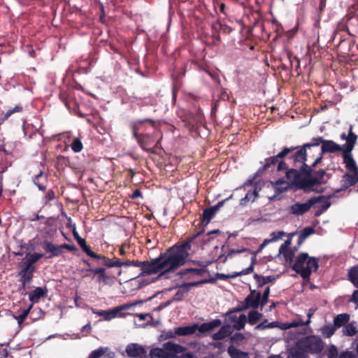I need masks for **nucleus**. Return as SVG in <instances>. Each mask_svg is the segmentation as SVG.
I'll return each instance as SVG.
<instances>
[{"mask_svg":"<svg viewBox=\"0 0 358 358\" xmlns=\"http://www.w3.org/2000/svg\"><path fill=\"white\" fill-rule=\"evenodd\" d=\"M44 255L43 253L38 252H28L26 254L25 257L22 259L20 262L18 266L20 268H24L31 271H36L35 264L41 258H43Z\"/></svg>","mask_w":358,"mask_h":358,"instance_id":"nucleus-11","label":"nucleus"},{"mask_svg":"<svg viewBox=\"0 0 358 358\" xmlns=\"http://www.w3.org/2000/svg\"><path fill=\"white\" fill-rule=\"evenodd\" d=\"M314 233L315 229L312 227H306L303 228L299 235L297 241L298 245H301L309 236L313 234Z\"/></svg>","mask_w":358,"mask_h":358,"instance_id":"nucleus-32","label":"nucleus"},{"mask_svg":"<svg viewBox=\"0 0 358 358\" xmlns=\"http://www.w3.org/2000/svg\"><path fill=\"white\" fill-rule=\"evenodd\" d=\"M33 305L30 304L29 306L24 309L22 313L19 315L18 316L14 315V318L17 320V323L19 325H21L25 320V319L27 317L29 313H30L31 309L32 308Z\"/></svg>","mask_w":358,"mask_h":358,"instance_id":"nucleus-41","label":"nucleus"},{"mask_svg":"<svg viewBox=\"0 0 358 358\" xmlns=\"http://www.w3.org/2000/svg\"><path fill=\"white\" fill-rule=\"evenodd\" d=\"M190 251L189 242L175 244L159 256L163 272L161 275L176 271L187 262Z\"/></svg>","mask_w":358,"mask_h":358,"instance_id":"nucleus-2","label":"nucleus"},{"mask_svg":"<svg viewBox=\"0 0 358 358\" xmlns=\"http://www.w3.org/2000/svg\"><path fill=\"white\" fill-rule=\"evenodd\" d=\"M214 6L216 9L219 10L220 13H222L224 15H227V7L224 3L217 1L215 3Z\"/></svg>","mask_w":358,"mask_h":358,"instance_id":"nucleus-54","label":"nucleus"},{"mask_svg":"<svg viewBox=\"0 0 358 358\" xmlns=\"http://www.w3.org/2000/svg\"><path fill=\"white\" fill-rule=\"evenodd\" d=\"M126 352L129 357H136L145 355L146 350L137 343H131L127 346Z\"/></svg>","mask_w":358,"mask_h":358,"instance_id":"nucleus-17","label":"nucleus"},{"mask_svg":"<svg viewBox=\"0 0 358 358\" xmlns=\"http://www.w3.org/2000/svg\"><path fill=\"white\" fill-rule=\"evenodd\" d=\"M139 124H140L138 120L131 123V129L132 130L133 136L136 139L141 135V134H138V131L139 130Z\"/></svg>","mask_w":358,"mask_h":358,"instance_id":"nucleus-51","label":"nucleus"},{"mask_svg":"<svg viewBox=\"0 0 358 358\" xmlns=\"http://www.w3.org/2000/svg\"><path fill=\"white\" fill-rule=\"evenodd\" d=\"M94 259L100 260L101 262L99 264H103L108 268L117 267V258L116 257L114 259V260H113L108 257L97 254V257H94Z\"/></svg>","mask_w":358,"mask_h":358,"instance_id":"nucleus-33","label":"nucleus"},{"mask_svg":"<svg viewBox=\"0 0 358 358\" xmlns=\"http://www.w3.org/2000/svg\"><path fill=\"white\" fill-rule=\"evenodd\" d=\"M218 233H220L218 229L213 230L206 234L203 230H201L185 241V242H189L190 251L191 252H194L199 248L203 250L205 246L213 240L212 236Z\"/></svg>","mask_w":358,"mask_h":358,"instance_id":"nucleus-7","label":"nucleus"},{"mask_svg":"<svg viewBox=\"0 0 358 358\" xmlns=\"http://www.w3.org/2000/svg\"><path fill=\"white\" fill-rule=\"evenodd\" d=\"M231 329L229 325H224L221 327L219 331L212 335V338L215 341L224 339L231 334Z\"/></svg>","mask_w":358,"mask_h":358,"instance_id":"nucleus-25","label":"nucleus"},{"mask_svg":"<svg viewBox=\"0 0 358 358\" xmlns=\"http://www.w3.org/2000/svg\"><path fill=\"white\" fill-rule=\"evenodd\" d=\"M317 197H322L320 201L318 202L321 203L320 209L324 211L327 210L331 206V202L329 201V198H327L324 196H317Z\"/></svg>","mask_w":358,"mask_h":358,"instance_id":"nucleus-47","label":"nucleus"},{"mask_svg":"<svg viewBox=\"0 0 358 358\" xmlns=\"http://www.w3.org/2000/svg\"><path fill=\"white\" fill-rule=\"evenodd\" d=\"M206 271H207L204 268H189L182 269L178 274L180 275L185 280H189V282L182 284L180 285V287L189 288L192 287H196L200 285L214 281L213 279L196 280L198 277L202 276L205 273H206Z\"/></svg>","mask_w":358,"mask_h":358,"instance_id":"nucleus-6","label":"nucleus"},{"mask_svg":"<svg viewBox=\"0 0 358 358\" xmlns=\"http://www.w3.org/2000/svg\"><path fill=\"white\" fill-rule=\"evenodd\" d=\"M261 300V292H258L256 296L248 295L245 299V304L247 307L256 309L259 307Z\"/></svg>","mask_w":358,"mask_h":358,"instance_id":"nucleus-24","label":"nucleus"},{"mask_svg":"<svg viewBox=\"0 0 358 358\" xmlns=\"http://www.w3.org/2000/svg\"><path fill=\"white\" fill-rule=\"evenodd\" d=\"M248 308L247 307V306L245 304V303L242 305H238V306H236V308H234L232 309H230L227 313L226 315H229L231 313H236V312H241V311H243V310H245L246 309H248Z\"/></svg>","mask_w":358,"mask_h":358,"instance_id":"nucleus-56","label":"nucleus"},{"mask_svg":"<svg viewBox=\"0 0 358 358\" xmlns=\"http://www.w3.org/2000/svg\"><path fill=\"white\" fill-rule=\"evenodd\" d=\"M195 355L191 352L185 351L177 355L176 358H195Z\"/></svg>","mask_w":358,"mask_h":358,"instance_id":"nucleus-60","label":"nucleus"},{"mask_svg":"<svg viewBox=\"0 0 358 358\" xmlns=\"http://www.w3.org/2000/svg\"><path fill=\"white\" fill-rule=\"evenodd\" d=\"M241 274L239 272H233L231 274H224V273H220L218 274V278L220 279V280H227V279H231V278H236V277L238 276H241Z\"/></svg>","mask_w":358,"mask_h":358,"instance_id":"nucleus-49","label":"nucleus"},{"mask_svg":"<svg viewBox=\"0 0 358 358\" xmlns=\"http://www.w3.org/2000/svg\"><path fill=\"white\" fill-rule=\"evenodd\" d=\"M248 251L247 248H243L241 250H235L231 249L229 250L227 256H224L223 254L220 255L217 259V261H220V262L225 263L227 262V257H231L233 255L242 253L244 252Z\"/></svg>","mask_w":358,"mask_h":358,"instance_id":"nucleus-38","label":"nucleus"},{"mask_svg":"<svg viewBox=\"0 0 358 358\" xmlns=\"http://www.w3.org/2000/svg\"><path fill=\"white\" fill-rule=\"evenodd\" d=\"M139 146L145 152L151 154H157L155 148H151V145L155 143V139L152 135L148 134H141L136 139Z\"/></svg>","mask_w":358,"mask_h":358,"instance_id":"nucleus-12","label":"nucleus"},{"mask_svg":"<svg viewBox=\"0 0 358 358\" xmlns=\"http://www.w3.org/2000/svg\"><path fill=\"white\" fill-rule=\"evenodd\" d=\"M320 144L322 155L326 153H336L343 152L342 146L331 140H324L319 136L312 138L310 143H306L303 145L299 146V150L294 153V157L296 162L307 161L308 150L312 148L318 147Z\"/></svg>","mask_w":358,"mask_h":358,"instance_id":"nucleus-3","label":"nucleus"},{"mask_svg":"<svg viewBox=\"0 0 358 358\" xmlns=\"http://www.w3.org/2000/svg\"><path fill=\"white\" fill-rule=\"evenodd\" d=\"M117 267H122L123 266H132V261L131 260H126V261H121L117 258Z\"/></svg>","mask_w":358,"mask_h":358,"instance_id":"nucleus-64","label":"nucleus"},{"mask_svg":"<svg viewBox=\"0 0 358 358\" xmlns=\"http://www.w3.org/2000/svg\"><path fill=\"white\" fill-rule=\"evenodd\" d=\"M43 247L46 252L50 253L48 256V258L58 257L62 254V251L59 250V245H56L48 241H43Z\"/></svg>","mask_w":358,"mask_h":358,"instance_id":"nucleus-20","label":"nucleus"},{"mask_svg":"<svg viewBox=\"0 0 358 358\" xmlns=\"http://www.w3.org/2000/svg\"><path fill=\"white\" fill-rule=\"evenodd\" d=\"M232 195H231L229 198L225 199L221 201H219L215 206H210L209 208H206L203 210L202 213V222L207 225L210 221L213 218L217 211L224 205V203L231 199Z\"/></svg>","mask_w":358,"mask_h":358,"instance_id":"nucleus-13","label":"nucleus"},{"mask_svg":"<svg viewBox=\"0 0 358 358\" xmlns=\"http://www.w3.org/2000/svg\"><path fill=\"white\" fill-rule=\"evenodd\" d=\"M262 313H259L257 310H253L249 313L248 320L247 322H248L250 325H255L262 318Z\"/></svg>","mask_w":358,"mask_h":358,"instance_id":"nucleus-37","label":"nucleus"},{"mask_svg":"<svg viewBox=\"0 0 358 358\" xmlns=\"http://www.w3.org/2000/svg\"><path fill=\"white\" fill-rule=\"evenodd\" d=\"M310 323V320H308L306 322L300 320L299 322L294 321L289 324V327H297L300 326H307Z\"/></svg>","mask_w":358,"mask_h":358,"instance_id":"nucleus-58","label":"nucleus"},{"mask_svg":"<svg viewBox=\"0 0 358 358\" xmlns=\"http://www.w3.org/2000/svg\"><path fill=\"white\" fill-rule=\"evenodd\" d=\"M285 232L282 231H274L273 232L271 236L272 238H271V241H275L280 238H282L285 236Z\"/></svg>","mask_w":358,"mask_h":358,"instance_id":"nucleus-59","label":"nucleus"},{"mask_svg":"<svg viewBox=\"0 0 358 358\" xmlns=\"http://www.w3.org/2000/svg\"><path fill=\"white\" fill-rule=\"evenodd\" d=\"M47 294V290L41 287H38L29 294V299L34 305L39 301L41 298L44 297Z\"/></svg>","mask_w":358,"mask_h":358,"instance_id":"nucleus-22","label":"nucleus"},{"mask_svg":"<svg viewBox=\"0 0 358 358\" xmlns=\"http://www.w3.org/2000/svg\"><path fill=\"white\" fill-rule=\"evenodd\" d=\"M32 181L35 185L41 191L46 189V183L48 182V177L44 175L43 171H40L36 176L32 178Z\"/></svg>","mask_w":358,"mask_h":358,"instance_id":"nucleus-21","label":"nucleus"},{"mask_svg":"<svg viewBox=\"0 0 358 358\" xmlns=\"http://www.w3.org/2000/svg\"><path fill=\"white\" fill-rule=\"evenodd\" d=\"M258 196L259 193L257 188L252 191H248L245 196L241 199L240 205L242 206H245L250 201L254 202Z\"/></svg>","mask_w":358,"mask_h":358,"instance_id":"nucleus-29","label":"nucleus"},{"mask_svg":"<svg viewBox=\"0 0 358 358\" xmlns=\"http://www.w3.org/2000/svg\"><path fill=\"white\" fill-rule=\"evenodd\" d=\"M13 108H20L21 109V110L18 111V112L13 113L12 114V117L9 119V121H13L15 119H17L20 116V115H22L24 113V107L20 104L16 105Z\"/></svg>","mask_w":358,"mask_h":358,"instance_id":"nucleus-57","label":"nucleus"},{"mask_svg":"<svg viewBox=\"0 0 358 358\" xmlns=\"http://www.w3.org/2000/svg\"><path fill=\"white\" fill-rule=\"evenodd\" d=\"M350 320V315L347 313L337 315L334 319V324L338 329L346 325Z\"/></svg>","mask_w":358,"mask_h":358,"instance_id":"nucleus-31","label":"nucleus"},{"mask_svg":"<svg viewBox=\"0 0 358 358\" xmlns=\"http://www.w3.org/2000/svg\"><path fill=\"white\" fill-rule=\"evenodd\" d=\"M198 327L197 324H194L192 326L179 327L176 328V334L178 336H189L194 334Z\"/></svg>","mask_w":358,"mask_h":358,"instance_id":"nucleus-27","label":"nucleus"},{"mask_svg":"<svg viewBox=\"0 0 358 358\" xmlns=\"http://www.w3.org/2000/svg\"><path fill=\"white\" fill-rule=\"evenodd\" d=\"M222 325V321L220 319L213 320L209 322L202 323L201 325L198 324L196 330L200 333L205 334L213 331L215 329Z\"/></svg>","mask_w":358,"mask_h":358,"instance_id":"nucleus-18","label":"nucleus"},{"mask_svg":"<svg viewBox=\"0 0 358 358\" xmlns=\"http://www.w3.org/2000/svg\"><path fill=\"white\" fill-rule=\"evenodd\" d=\"M269 294H270V288H269V287H267L265 289L262 296L261 295L260 304L262 306H265L268 303Z\"/></svg>","mask_w":358,"mask_h":358,"instance_id":"nucleus-50","label":"nucleus"},{"mask_svg":"<svg viewBox=\"0 0 358 358\" xmlns=\"http://www.w3.org/2000/svg\"><path fill=\"white\" fill-rule=\"evenodd\" d=\"M343 332L345 336H353L357 333V329L352 323H348L343 328Z\"/></svg>","mask_w":358,"mask_h":358,"instance_id":"nucleus-43","label":"nucleus"},{"mask_svg":"<svg viewBox=\"0 0 358 358\" xmlns=\"http://www.w3.org/2000/svg\"><path fill=\"white\" fill-rule=\"evenodd\" d=\"M358 182V172L346 173L341 180L342 187L347 189Z\"/></svg>","mask_w":358,"mask_h":358,"instance_id":"nucleus-19","label":"nucleus"},{"mask_svg":"<svg viewBox=\"0 0 358 358\" xmlns=\"http://www.w3.org/2000/svg\"><path fill=\"white\" fill-rule=\"evenodd\" d=\"M85 271L90 272L93 273L94 275H97L96 280L99 282H106L108 280V276L106 274V268L103 267H99V268H87L85 269Z\"/></svg>","mask_w":358,"mask_h":358,"instance_id":"nucleus-26","label":"nucleus"},{"mask_svg":"<svg viewBox=\"0 0 358 358\" xmlns=\"http://www.w3.org/2000/svg\"><path fill=\"white\" fill-rule=\"evenodd\" d=\"M357 139V136L352 132V127H350L348 135L347 136L346 138V143L344 145H341L343 150L347 151H352L355 148Z\"/></svg>","mask_w":358,"mask_h":358,"instance_id":"nucleus-23","label":"nucleus"},{"mask_svg":"<svg viewBox=\"0 0 358 358\" xmlns=\"http://www.w3.org/2000/svg\"><path fill=\"white\" fill-rule=\"evenodd\" d=\"M71 148L74 152H80L83 148L80 139L78 138H73Z\"/></svg>","mask_w":358,"mask_h":358,"instance_id":"nucleus-44","label":"nucleus"},{"mask_svg":"<svg viewBox=\"0 0 358 358\" xmlns=\"http://www.w3.org/2000/svg\"><path fill=\"white\" fill-rule=\"evenodd\" d=\"M257 253H258L257 251L251 252L252 256L250 258V261H251L250 265L248 268L240 271L241 275H248L254 271L255 265L257 264Z\"/></svg>","mask_w":358,"mask_h":358,"instance_id":"nucleus-34","label":"nucleus"},{"mask_svg":"<svg viewBox=\"0 0 358 358\" xmlns=\"http://www.w3.org/2000/svg\"><path fill=\"white\" fill-rule=\"evenodd\" d=\"M336 329L337 328L334 326V324H327L323 326L321 328V331L325 338H330L332 335L334 334Z\"/></svg>","mask_w":358,"mask_h":358,"instance_id":"nucleus-39","label":"nucleus"},{"mask_svg":"<svg viewBox=\"0 0 358 358\" xmlns=\"http://www.w3.org/2000/svg\"><path fill=\"white\" fill-rule=\"evenodd\" d=\"M253 278L256 280L258 287H262L266 284L272 282L276 280V277L274 275L262 276L257 273H255Z\"/></svg>","mask_w":358,"mask_h":358,"instance_id":"nucleus-28","label":"nucleus"},{"mask_svg":"<svg viewBox=\"0 0 358 358\" xmlns=\"http://www.w3.org/2000/svg\"><path fill=\"white\" fill-rule=\"evenodd\" d=\"M81 249L90 257L94 259V257H97V254L93 252L90 247L87 245V243L81 247Z\"/></svg>","mask_w":358,"mask_h":358,"instance_id":"nucleus-55","label":"nucleus"},{"mask_svg":"<svg viewBox=\"0 0 358 358\" xmlns=\"http://www.w3.org/2000/svg\"><path fill=\"white\" fill-rule=\"evenodd\" d=\"M348 279L355 287L358 288V265L352 266L348 270Z\"/></svg>","mask_w":358,"mask_h":358,"instance_id":"nucleus-30","label":"nucleus"},{"mask_svg":"<svg viewBox=\"0 0 358 358\" xmlns=\"http://www.w3.org/2000/svg\"><path fill=\"white\" fill-rule=\"evenodd\" d=\"M34 272L35 271L20 268V271L17 274V275L20 277V289L25 290L27 285L32 282Z\"/></svg>","mask_w":358,"mask_h":358,"instance_id":"nucleus-16","label":"nucleus"},{"mask_svg":"<svg viewBox=\"0 0 358 358\" xmlns=\"http://www.w3.org/2000/svg\"><path fill=\"white\" fill-rule=\"evenodd\" d=\"M327 356L328 358H337L338 357V350L334 345H331L327 352Z\"/></svg>","mask_w":358,"mask_h":358,"instance_id":"nucleus-48","label":"nucleus"},{"mask_svg":"<svg viewBox=\"0 0 358 358\" xmlns=\"http://www.w3.org/2000/svg\"><path fill=\"white\" fill-rule=\"evenodd\" d=\"M125 307H126V306H122L120 308H116L115 309L110 310H106V313H105V315H103L104 319L106 320H110L115 318V317H117L120 311L121 310L124 309Z\"/></svg>","mask_w":358,"mask_h":358,"instance_id":"nucleus-42","label":"nucleus"},{"mask_svg":"<svg viewBox=\"0 0 358 358\" xmlns=\"http://www.w3.org/2000/svg\"><path fill=\"white\" fill-rule=\"evenodd\" d=\"M59 98L69 109L71 108V104L73 103V101L69 99L65 94H60Z\"/></svg>","mask_w":358,"mask_h":358,"instance_id":"nucleus-53","label":"nucleus"},{"mask_svg":"<svg viewBox=\"0 0 358 358\" xmlns=\"http://www.w3.org/2000/svg\"><path fill=\"white\" fill-rule=\"evenodd\" d=\"M342 157L345 167L349 172H358V167L353 158L352 151L343 150Z\"/></svg>","mask_w":358,"mask_h":358,"instance_id":"nucleus-15","label":"nucleus"},{"mask_svg":"<svg viewBox=\"0 0 358 358\" xmlns=\"http://www.w3.org/2000/svg\"><path fill=\"white\" fill-rule=\"evenodd\" d=\"M108 350V348H99L95 350H93L89 355L88 358H100Z\"/></svg>","mask_w":358,"mask_h":358,"instance_id":"nucleus-45","label":"nucleus"},{"mask_svg":"<svg viewBox=\"0 0 358 358\" xmlns=\"http://www.w3.org/2000/svg\"><path fill=\"white\" fill-rule=\"evenodd\" d=\"M284 252V257L287 263L292 264L294 262V252L292 250H285Z\"/></svg>","mask_w":358,"mask_h":358,"instance_id":"nucleus-46","label":"nucleus"},{"mask_svg":"<svg viewBox=\"0 0 358 358\" xmlns=\"http://www.w3.org/2000/svg\"><path fill=\"white\" fill-rule=\"evenodd\" d=\"M301 348L310 354H320L324 349V342L317 336H308L299 341Z\"/></svg>","mask_w":358,"mask_h":358,"instance_id":"nucleus-8","label":"nucleus"},{"mask_svg":"<svg viewBox=\"0 0 358 358\" xmlns=\"http://www.w3.org/2000/svg\"><path fill=\"white\" fill-rule=\"evenodd\" d=\"M288 159L292 160V167L286 173V180L282 178L275 181V187L277 189L285 191L289 187H294L308 192L313 190L315 185L326 182L325 170L312 171V167H308L306 161L296 162L294 153L289 156Z\"/></svg>","mask_w":358,"mask_h":358,"instance_id":"nucleus-1","label":"nucleus"},{"mask_svg":"<svg viewBox=\"0 0 358 358\" xmlns=\"http://www.w3.org/2000/svg\"><path fill=\"white\" fill-rule=\"evenodd\" d=\"M163 347L165 348L166 355H170L169 358H176L178 355L187 350L185 347L171 341L164 343Z\"/></svg>","mask_w":358,"mask_h":358,"instance_id":"nucleus-14","label":"nucleus"},{"mask_svg":"<svg viewBox=\"0 0 358 358\" xmlns=\"http://www.w3.org/2000/svg\"><path fill=\"white\" fill-rule=\"evenodd\" d=\"M245 339V336L242 333H235L231 336V341L233 343H239Z\"/></svg>","mask_w":358,"mask_h":358,"instance_id":"nucleus-52","label":"nucleus"},{"mask_svg":"<svg viewBox=\"0 0 358 358\" xmlns=\"http://www.w3.org/2000/svg\"><path fill=\"white\" fill-rule=\"evenodd\" d=\"M291 268L304 280L309 279L313 270L317 271L319 261L317 258L309 257L307 252L300 253L296 258Z\"/></svg>","mask_w":358,"mask_h":358,"instance_id":"nucleus-5","label":"nucleus"},{"mask_svg":"<svg viewBox=\"0 0 358 358\" xmlns=\"http://www.w3.org/2000/svg\"><path fill=\"white\" fill-rule=\"evenodd\" d=\"M160 272V274L163 272L160 259L159 257L152 259L151 261H143V267L140 275L156 274Z\"/></svg>","mask_w":358,"mask_h":358,"instance_id":"nucleus-10","label":"nucleus"},{"mask_svg":"<svg viewBox=\"0 0 358 358\" xmlns=\"http://www.w3.org/2000/svg\"><path fill=\"white\" fill-rule=\"evenodd\" d=\"M59 250L62 252V249H66L69 251H76L77 250V248L73 245H69L67 243H64L59 245Z\"/></svg>","mask_w":358,"mask_h":358,"instance_id":"nucleus-61","label":"nucleus"},{"mask_svg":"<svg viewBox=\"0 0 358 358\" xmlns=\"http://www.w3.org/2000/svg\"><path fill=\"white\" fill-rule=\"evenodd\" d=\"M298 150L299 146L283 147L278 154L267 157L264 159V162H260L263 165L255 173L256 176H261L264 171L275 165H277V171L278 172H285L286 173L292 168H289V164L285 162V157L290 153L292 155Z\"/></svg>","mask_w":358,"mask_h":358,"instance_id":"nucleus-4","label":"nucleus"},{"mask_svg":"<svg viewBox=\"0 0 358 358\" xmlns=\"http://www.w3.org/2000/svg\"><path fill=\"white\" fill-rule=\"evenodd\" d=\"M322 197H312L306 203H296L289 207L290 213L295 215H302L307 213L310 208L320 201Z\"/></svg>","mask_w":358,"mask_h":358,"instance_id":"nucleus-9","label":"nucleus"},{"mask_svg":"<svg viewBox=\"0 0 358 358\" xmlns=\"http://www.w3.org/2000/svg\"><path fill=\"white\" fill-rule=\"evenodd\" d=\"M150 355L152 358H169L170 355H166L165 348H156L150 350Z\"/></svg>","mask_w":358,"mask_h":358,"instance_id":"nucleus-35","label":"nucleus"},{"mask_svg":"<svg viewBox=\"0 0 358 358\" xmlns=\"http://www.w3.org/2000/svg\"><path fill=\"white\" fill-rule=\"evenodd\" d=\"M55 192L52 189H49L44 196V199H45L46 201H52L53 199H55Z\"/></svg>","mask_w":358,"mask_h":358,"instance_id":"nucleus-62","label":"nucleus"},{"mask_svg":"<svg viewBox=\"0 0 358 358\" xmlns=\"http://www.w3.org/2000/svg\"><path fill=\"white\" fill-rule=\"evenodd\" d=\"M247 322V317L245 314H241L238 319L234 323V329L238 331L242 330L244 329L245 324Z\"/></svg>","mask_w":358,"mask_h":358,"instance_id":"nucleus-40","label":"nucleus"},{"mask_svg":"<svg viewBox=\"0 0 358 358\" xmlns=\"http://www.w3.org/2000/svg\"><path fill=\"white\" fill-rule=\"evenodd\" d=\"M349 301L355 303L357 308L358 307V289L353 292Z\"/></svg>","mask_w":358,"mask_h":358,"instance_id":"nucleus-63","label":"nucleus"},{"mask_svg":"<svg viewBox=\"0 0 358 358\" xmlns=\"http://www.w3.org/2000/svg\"><path fill=\"white\" fill-rule=\"evenodd\" d=\"M228 352L231 358H246L248 357V354L246 352H243L233 346L229 347Z\"/></svg>","mask_w":358,"mask_h":358,"instance_id":"nucleus-36","label":"nucleus"}]
</instances>
